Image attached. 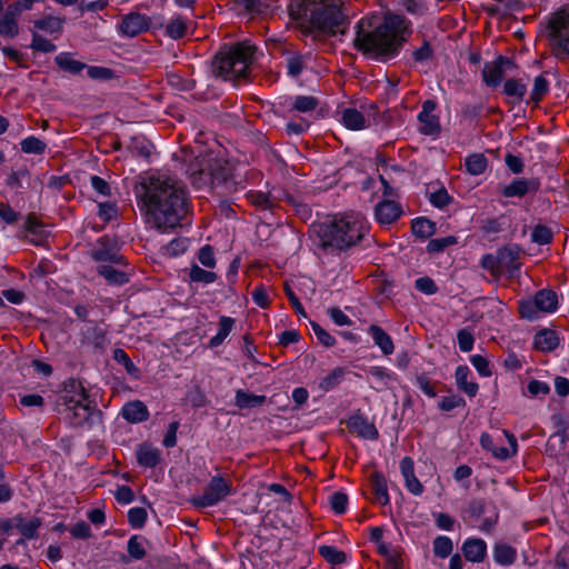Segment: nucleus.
<instances>
[{
  "mask_svg": "<svg viewBox=\"0 0 569 569\" xmlns=\"http://www.w3.org/2000/svg\"><path fill=\"white\" fill-rule=\"evenodd\" d=\"M287 73L292 78L301 74L306 67L305 58L300 53H291L287 57Z\"/></svg>",
  "mask_w": 569,
  "mask_h": 569,
  "instance_id": "obj_42",
  "label": "nucleus"
},
{
  "mask_svg": "<svg viewBox=\"0 0 569 569\" xmlns=\"http://www.w3.org/2000/svg\"><path fill=\"white\" fill-rule=\"evenodd\" d=\"M412 233L421 239H427L436 232V224L425 217H418L411 222Z\"/></svg>",
  "mask_w": 569,
  "mask_h": 569,
  "instance_id": "obj_35",
  "label": "nucleus"
},
{
  "mask_svg": "<svg viewBox=\"0 0 569 569\" xmlns=\"http://www.w3.org/2000/svg\"><path fill=\"white\" fill-rule=\"evenodd\" d=\"M547 30L555 57L569 60V4L552 14Z\"/></svg>",
  "mask_w": 569,
  "mask_h": 569,
  "instance_id": "obj_8",
  "label": "nucleus"
},
{
  "mask_svg": "<svg viewBox=\"0 0 569 569\" xmlns=\"http://www.w3.org/2000/svg\"><path fill=\"white\" fill-rule=\"evenodd\" d=\"M64 23V18L48 16L34 21V27L48 33H60Z\"/></svg>",
  "mask_w": 569,
  "mask_h": 569,
  "instance_id": "obj_37",
  "label": "nucleus"
},
{
  "mask_svg": "<svg viewBox=\"0 0 569 569\" xmlns=\"http://www.w3.org/2000/svg\"><path fill=\"white\" fill-rule=\"evenodd\" d=\"M318 552L326 561L335 566L341 565L347 560L346 553L335 546H319Z\"/></svg>",
  "mask_w": 569,
  "mask_h": 569,
  "instance_id": "obj_38",
  "label": "nucleus"
},
{
  "mask_svg": "<svg viewBox=\"0 0 569 569\" xmlns=\"http://www.w3.org/2000/svg\"><path fill=\"white\" fill-rule=\"evenodd\" d=\"M188 20L181 16H176L166 26V34L174 40H178L186 36L188 32Z\"/></svg>",
  "mask_w": 569,
  "mask_h": 569,
  "instance_id": "obj_34",
  "label": "nucleus"
},
{
  "mask_svg": "<svg viewBox=\"0 0 569 569\" xmlns=\"http://www.w3.org/2000/svg\"><path fill=\"white\" fill-rule=\"evenodd\" d=\"M465 166L468 173L479 176L486 171L488 160L482 153H472L466 158Z\"/></svg>",
  "mask_w": 569,
  "mask_h": 569,
  "instance_id": "obj_36",
  "label": "nucleus"
},
{
  "mask_svg": "<svg viewBox=\"0 0 569 569\" xmlns=\"http://www.w3.org/2000/svg\"><path fill=\"white\" fill-rule=\"evenodd\" d=\"M19 33L18 22L4 17L0 19V34L13 38Z\"/></svg>",
  "mask_w": 569,
  "mask_h": 569,
  "instance_id": "obj_63",
  "label": "nucleus"
},
{
  "mask_svg": "<svg viewBox=\"0 0 569 569\" xmlns=\"http://www.w3.org/2000/svg\"><path fill=\"white\" fill-rule=\"evenodd\" d=\"M122 416L129 422H141L148 419L149 411L143 402L137 400L123 406Z\"/></svg>",
  "mask_w": 569,
  "mask_h": 569,
  "instance_id": "obj_28",
  "label": "nucleus"
},
{
  "mask_svg": "<svg viewBox=\"0 0 569 569\" xmlns=\"http://www.w3.org/2000/svg\"><path fill=\"white\" fill-rule=\"evenodd\" d=\"M437 103L433 100H426L418 113V131L423 136L437 137L441 131L439 116L436 114Z\"/></svg>",
  "mask_w": 569,
  "mask_h": 569,
  "instance_id": "obj_11",
  "label": "nucleus"
},
{
  "mask_svg": "<svg viewBox=\"0 0 569 569\" xmlns=\"http://www.w3.org/2000/svg\"><path fill=\"white\" fill-rule=\"evenodd\" d=\"M458 345L462 352H469L473 348V336L467 329H461L457 333Z\"/></svg>",
  "mask_w": 569,
  "mask_h": 569,
  "instance_id": "obj_62",
  "label": "nucleus"
},
{
  "mask_svg": "<svg viewBox=\"0 0 569 569\" xmlns=\"http://www.w3.org/2000/svg\"><path fill=\"white\" fill-rule=\"evenodd\" d=\"M30 48L36 51H40V52H44V53L53 52L57 49L54 43H52L50 40L46 39L44 37H42L39 33L32 34Z\"/></svg>",
  "mask_w": 569,
  "mask_h": 569,
  "instance_id": "obj_54",
  "label": "nucleus"
},
{
  "mask_svg": "<svg viewBox=\"0 0 569 569\" xmlns=\"http://www.w3.org/2000/svg\"><path fill=\"white\" fill-rule=\"evenodd\" d=\"M189 279L192 282L209 284L217 280V273L203 270L198 264H192L189 269Z\"/></svg>",
  "mask_w": 569,
  "mask_h": 569,
  "instance_id": "obj_40",
  "label": "nucleus"
},
{
  "mask_svg": "<svg viewBox=\"0 0 569 569\" xmlns=\"http://www.w3.org/2000/svg\"><path fill=\"white\" fill-rule=\"evenodd\" d=\"M41 519L37 517L26 519L22 516H16L13 518V526L19 530L23 539L38 538V530L41 527Z\"/></svg>",
  "mask_w": 569,
  "mask_h": 569,
  "instance_id": "obj_22",
  "label": "nucleus"
},
{
  "mask_svg": "<svg viewBox=\"0 0 569 569\" xmlns=\"http://www.w3.org/2000/svg\"><path fill=\"white\" fill-rule=\"evenodd\" d=\"M405 17L388 14L381 23L376 17L363 18L356 26L355 48L370 59L395 57L410 34Z\"/></svg>",
  "mask_w": 569,
  "mask_h": 569,
  "instance_id": "obj_2",
  "label": "nucleus"
},
{
  "mask_svg": "<svg viewBox=\"0 0 569 569\" xmlns=\"http://www.w3.org/2000/svg\"><path fill=\"white\" fill-rule=\"evenodd\" d=\"M54 62L61 70L73 76L79 74L87 68V64L76 60L71 52H60L54 57Z\"/></svg>",
  "mask_w": 569,
  "mask_h": 569,
  "instance_id": "obj_27",
  "label": "nucleus"
},
{
  "mask_svg": "<svg viewBox=\"0 0 569 569\" xmlns=\"http://www.w3.org/2000/svg\"><path fill=\"white\" fill-rule=\"evenodd\" d=\"M550 83L546 74L541 73L533 79L532 89L528 102L538 106L540 101L548 94Z\"/></svg>",
  "mask_w": 569,
  "mask_h": 569,
  "instance_id": "obj_33",
  "label": "nucleus"
},
{
  "mask_svg": "<svg viewBox=\"0 0 569 569\" xmlns=\"http://www.w3.org/2000/svg\"><path fill=\"white\" fill-rule=\"evenodd\" d=\"M20 146L22 152L28 154H41L47 149L46 142L34 136H29L21 140Z\"/></svg>",
  "mask_w": 569,
  "mask_h": 569,
  "instance_id": "obj_41",
  "label": "nucleus"
},
{
  "mask_svg": "<svg viewBox=\"0 0 569 569\" xmlns=\"http://www.w3.org/2000/svg\"><path fill=\"white\" fill-rule=\"evenodd\" d=\"M84 70H87L88 77L93 80H109L113 76L111 69L100 66H87Z\"/></svg>",
  "mask_w": 569,
  "mask_h": 569,
  "instance_id": "obj_57",
  "label": "nucleus"
},
{
  "mask_svg": "<svg viewBox=\"0 0 569 569\" xmlns=\"http://www.w3.org/2000/svg\"><path fill=\"white\" fill-rule=\"evenodd\" d=\"M503 435L509 442V447L497 446L493 438L489 433H482L480 437L481 447L490 451L492 456L499 460H507L515 456L518 451V445L516 437L508 430H503Z\"/></svg>",
  "mask_w": 569,
  "mask_h": 569,
  "instance_id": "obj_12",
  "label": "nucleus"
},
{
  "mask_svg": "<svg viewBox=\"0 0 569 569\" xmlns=\"http://www.w3.org/2000/svg\"><path fill=\"white\" fill-rule=\"evenodd\" d=\"M553 233L546 226H536L531 232V239L538 244H548L551 242Z\"/></svg>",
  "mask_w": 569,
  "mask_h": 569,
  "instance_id": "obj_55",
  "label": "nucleus"
},
{
  "mask_svg": "<svg viewBox=\"0 0 569 569\" xmlns=\"http://www.w3.org/2000/svg\"><path fill=\"white\" fill-rule=\"evenodd\" d=\"M348 425L352 431L363 439L377 440L379 437L376 426L361 416L350 418Z\"/></svg>",
  "mask_w": 569,
  "mask_h": 569,
  "instance_id": "obj_20",
  "label": "nucleus"
},
{
  "mask_svg": "<svg viewBox=\"0 0 569 569\" xmlns=\"http://www.w3.org/2000/svg\"><path fill=\"white\" fill-rule=\"evenodd\" d=\"M136 453L139 465L146 468H154L161 460L160 450L149 443L139 445Z\"/></svg>",
  "mask_w": 569,
  "mask_h": 569,
  "instance_id": "obj_21",
  "label": "nucleus"
},
{
  "mask_svg": "<svg viewBox=\"0 0 569 569\" xmlns=\"http://www.w3.org/2000/svg\"><path fill=\"white\" fill-rule=\"evenodd\" d=\"M93 259L100 262H112L120 264L123 262V257L119 254L116 250L98 248L93 251Z\"/></svg>",
  "mask_w": 569,
  "mask_h": 569,
  "instance_id": "obj_45",
  "label": "nucleus"
},
{
  "mask_svg": "<svg viewBox=\"0 0 569 569\" xmlns=\"http://www.w3.org/2000/svg\"><path fill=\"white\" fill-rule=\"evenodd\" d=\"M465 400L460 396H447L439 400V408L442 411H451L456 408L463 407Z\"/></svg>",
  "mask_w": 569,
  "mask_h": 569,
  "instance_id": "obj_61",
  "label": "nucleus"
},
{
  "mask_svg": "<svg viewBox=\"0 0 569 569\" xmlns=\"http://www.w3.org/2000/svg\"><path fill=\"white\" fill-rule=\"evenodd\" d=\"M63 416L70 427H82L94 413L92 401L89 400L83 386L77 380H69L62 397Z\"/></svg>",
  "mask_w": 569,
  "mask_h": 569,
  "instance_id": "obj_6",
  "label": "nucleus"
},
{
  "mask_svg": "<svg viewBox=\"0 0 569 569\" xmlns=\"http://www.w3.org/2000/svg\"><path fill=\"white\" fill-rule=\"evenodd\" d=\"M318 106V100L311 96H297L293 98L292 108L299 112H310Z\"/></svg>",
  "mask_w": 569,
  "mask_h": 569,
  "instance_id": "obj_47",
  "label": "nucleus"
},
{
  "mask_svg": "<svg viewBox=\"0 0 569 569\" xmlns=\"http://www.w3.org/2000/svg\"><path fill=\"white\" fill-rule=\"evenodd\" d=\"M113 359L118 363L122 365L129 375L137 377L139 370L134 366V363L131 361V359L129 358V356L127 355V352L123 349H120V348L114 349L113 350Z\"/></svg>",
  "mask_w": 569,
  "mask_h": 569,
  "instance_id": "obj_52",
  "label": "nucleus"
},
{
  "mask_svg": "<svg viewBox=\"0 0 569 569\" xmlns=\"http://www.w3.org/2000/svg\"><path fill=\"white\" fill-rule=\"evenodd\" d=\"M141 198L149 222L163 232L181 224L188 212L187 193L176 179L161 173H150L141 182Z\"/></svg>",
  "mask_w": 569,
  "mask_h": 569,
  "instance_id": "obj_1",
  "label": "nucleus"
},
{
  "mask_svg": "<svg viewBox=\"0 0 569 569\" xmlns=\"http://www.w3.org/2000/svg\"><path fill=\"white\" fill-rule=\"evenodd\" d=\"M470 362L476 368V370L478 371V373L481 377H490L491 376L489 362L485 357H482L480 355H473L470 358Z\"/></svg>",
  "mask_w": 569,
  "mask_h": 569,
  "instance_id": "obj_64",
  "label": "nucleus"
},
{
  "mask_svg": "<svg viewBox=\"0 0 569 569\" xmlns=\"http://www.w3.org/2000/svg\"><path fill=\"white\" fill-rule=\"evenodd\" d=\"M147 520V511L144 508L134 507L128 511V521L133 528H141Z\"/></svg>",
  "mask_w": 569,
  "mask_h": 569,
  "instance_id": "obj_56",
  "label": "nucleus"
},
{
  "mask_svg": "<svg viewBox=\"0 0 569 569\" xmlns=\"http://www.w3.org/2000/svg\"><path fill=\"white\" fill-rule=\"evenodd\" d=\"M234 319L227 316H221L219 318V329L218 332L209 340L210 348H217L223 343L226 338L230 335V332L234 328Z\"/></svg>",
  "mask_w": 569,
  "mask_h": 569,
  "instance_id": "obj_31",
  "label": "nucleus"
},
{
  "mask_svg": "<svg viewBox=\"0 0 569 569\" xmlns=\"http://www.w3.org/2000/svg\"><path fill=\"white\" fill-rule=\"evenodd\" d=\"M329 505L336 513L342 515L347 511L348 496L345 492L336 491L329 496Z\"/></svg>",
  "mask_w": 569,
  "mask_h": 569,
  "instance_id": "obj_49",
  "label": "nucleus"
},
{
  "mask_svg": "<svg viewBox=\"0 0 569 569\" xmlns=\"http://www.w3.org/2000/svg\"><path fill=\"white\" fill-rule=\"evenodd\" d=\"M456 243L457 238L453 236L431 239L427 244V251L429 253H439L442 252L446 248L453 246Z\"/></svg>",
  "mask_w": 569,
  "mask_h": 569,
  "instance_id": "obj_46",
  "label": "nucleus"
},
{
  "mask_svg": "<svg viewBox=\"0 0 569 569\" xmlns=\"http://www.w3.org/2000/svg\"><path fill=\"white\" fill-rule=\"evenodd\" d=\"M369 480L376 501L381 506L388 505L390 497L388 493L387 480L383 475L378 471L372 472Z\"/></svg>",
  "mask_w": 569,
  "mask_h": 569,
  "instance_id": "obj_26",
  "label": "nucleus"
},
{
  "mask_svg": "<svg viewBox=\"0 0 569 569\" xmlns=\"http://www.w3.org/2000/svg\"><path fill=\"white\" fill-rule=\"evenodd\" d=\"M149 18L141 13H129L123 17L120 30L127 37H136L148 30Z\"/></svg>",
  "mask_w": 569,
  "mask_h": 569,
  "instance_id": "obj_19",
  "label": "nucleus"
},
{
  "mask_svg": "<svg viewBox=\"0 0 569 569\" xmlns=\"http://www.w3.org/2000/svg\"><path fill=\"white\" fill-rule=\"evenodd\" d=\"M429 201L433 207L443 209L452 201V197L445 188H439L430 193Z\"/></svg>",
  "mask_w": 569,
  "mask_h": 569,
  "instance_id": "obj_53",
  "label": "nucleus"
},
{
  "mask_svg": "<svg viewBox=\"0 0 569 569\" xmlns=\"http://www.w3.org/2000/svg\"><path fill=\"white\" fill-rule=\"evenodd\" d=\"M98 272L109 283L123 284V283L128 282L127 273L114 269L112 266L102 264L98 268Z\"/></svg>",
  "mask_w": 569,
  "mask_h": 569,
  "instance_id": "obj_39",
  "label": "nucleus"
},
{
  "mask_svg": "<svg viewBox=\"0 0 569 569\" xmlns=\"http://www.w3.org/2000/svg\"><path fill=\"white\" fill-rule=\"evenodd\" d=\"M502 91L512 103H520L526 96L527 84L520 79L511 78L503 83Z\"/></svg>",
  "mask_w": 569,
  "mask_h": 569,
  "instance_id": "obj_29",
  "label": "nucleus"
},
{
  "mask_svg": "<svg viewBox=\"0 0 569 569\" xmlns=\"http://www.w3.org/2000/svg\"><path fill=\"white\" fill-rule=\"evenodd\" d=\"M312 331L320 343L326 347H333L336 345V339L329 332H327L317 322H311Z\"/></svg>",
  "mask_w": 569,
  "mask_h": 569,
  "instance_id": "obj_58",
  "label": "nucleus"
},
{
  "mask_svg": "<svg viewBox=\"0 0 569 569\" xmlns=\"http://www.w3.org/2000/svg\"><path fill=\"white\" fill-rule=\"evenodd\" d=\"M512 66L509 58L499 56L496 60L487 62L482 69V79L489 87H497L505 77V68Z\"/></svg>",
  "mask_w": 569,
  "mask_h": 569,
  "instance_id": "obj_13",
  "label": "nucleus"
},
{
  "mask_svg": "<svg viewBox=\"0 0 569 569\" xmlns=\"http://www.w3.org/2000/svg\"><path fill=\"white\" fill-rule=\"evenodd\" d=\"M232 493V483L222 476H213L201 496L191 499L196 508H207L218 505Z\"/></svg>",
  "mask_w": 569,
  "mask_h": 569,
  "instance_id": "obj_10",
  "label": "nucleus"
},
{
  "mask_svg": "<svg viewBox=\"0 0 569 569\" xmlns=\"http://www.w3.org/2000/svg\"><path fill=\"white\" fill-rule=\"evenodd\" d=\"M128 553L136 560H140L146 556L144 541L138 536H132L128 540Z\"/></svg>",
  "mask_w": 569,
  "mask_h": 569,
  "instance_id": "obj_51",
  "label": "nucleus"
},
{
  "mask_svg": "<svg viewBox=\"0 0 569 569\" xmlns=\"http://www.w3.org/2000/svg\"><path fill=\"white\" fill-rule=\"evenodd\" d=\"M192 182L198 187L208 184L212 188H221L223 192H230L233 189L228 166L211 154L206 157L201 168L192 173Z\"/></svg>",
  "mask_w": 569,
  "mask_h": 569,
  "instance_id": "obj_7",
  "label": "nucleus"
},
{
  "mask_svg": "<svg viewBox=\"0 0 569 569\" xmlns=\"http://www.w3.org/2000/svg\"><path fill=\"white\" fill-rule=\"evenodd\" d=\"M402 214V208L392 200H383L375 208L376 220L382 226H389L397 221Z\"/></svg>",
  "mask_w": 569,
  "mask_h": 569,
  "instance_id": "obj_15",
  "label": "nucleus"
},
{
  "mask_svg": "<svg viewBox=\"0 0 569 569\" xmlns=\"http://www.w3.org/2000/svg\"><path fill=\"white\" fill-rule=\"evenodd\" d=\"M198 260L203 267L213 269L216 267L213 249L209 244L203 246L198 252Z\"/></svg>",
  "mask_w": 569,
  "mask_h": 569,
  "instance_id": "obj_60",
  "label": "nucleus"
},
{
  "mask_svg": "<svg viewBox=\"0 0 569 569\" xmlns=\"http://www.w3.org/2000/svg\"><path fill=\"white\" fill-rule=\"evenodd\" d=\"M539 189L537 179L518 178L501 189V194L506 198H522L529 192H536Z\"/></svg>",
  "mask_w": 569,
  "mask_h": 569,
  "instance_id": "obj_16",
  "label": "nucleus"
},
{
  "mask_svg": "<svg viewBox=\"0 0 569 569\" xmlns=\"http://www.w3.org/2000/svg\"><path fill=\"white\" fill-rule=\"evenodd\" d=\"M256 47L248 41L224 47L216 56L214 72L224 80L246 78L253 62Z\"/></svg>",
  "mask_w": 569,
  "mask_h": 569,
  "instance_id": "obj_5",
  "label": "nucleus"
},
{
  "mask_svg": "<svg viewBox=\"0 0 569 569\" xmlns=\"http://www.w3.org/2000/svg\"><path fill=\"white\" fill-rule=\"evenodd\" d=\"M98 216L104 222H109L117 218L118 216V207L112 202H101L99 203Z\"/></svg>",
  "mask_w": 569,
  "mask_h": 569,
  "instance_id": "obj_59",
  "label": "nucleus"
},
{
  "mask_svg": "<svg viewBox=\"0 0 569 569\" xmlns=\"http://www.w3.org/2000/svg\"><path fill=\"white\" fill-rule=\"evenodd\" d=\"M533 346L542 352H551L559 346V339L556 331L543 329L533 337Z\"/></svg>",
  "mask_w": 569,
  "mask_h": 569,
  "instance_id": "obj_24",
  "label": "nucleus"
},
{
  "mask_svg": "<svg viewBox=\"0 0 569 569\" xmlns=\"http://www.w3.org/2000/svg\"><path fill=\"white\" fill-rule=\"evenodd\" d=\"M369 375L383 387H388L395 380V373L385 367L375 366L369 369Z\"/></svg>",
  "mask_w": 569,
  "mask_h": 569,
  "instance_id": "obj_50",
  "label": "nucleus"
},
{
  "mask_svg": "<svg viewBox=\"0 0 569 569\" xmlns=\"http://www.w3.org/2000/svg\"><path fill=\"white\" fill-rule=\"evenodd\" d=\"M470 369L467 366H458L455 372L456 385L458 389L470 398L478 393L479 386L475 381H469Z\"/></svg>",
  "mask_w": 569,
  "mask_h": 569,
  "instance_id": "obj_23",
  "label": "nucleus"
},
{
  "mask_svg": "<svg viewBox=\"0 0 569 569\" xmlns=\"http://www.w3.org/2000/svg\"><path fill=\"white\" fill-rule=\"evenodd\" d=\"M453 549L452 540L447 536H438L433 540V553L441 559L451 555Z\"/></svg>",
  "mask_w": 569,
  "mask_h": 569,
  "instance_id": "obj_44",
  "label": "nucleus"
},
{
  "mask_svg": "<svg viewBox=\"0 0 569 569\" xmlns=\"http://www.w3.org/2000/svg\"><path fill=\"white\" fill-rule=\"evenodd\" d=\"M400 471L403 477L407 490L413 496L422 495L423 486L415 475V463L412 458L405 457L401 459Z\"/></svg>",
  "mask_w": 569,
  "mask_h": 569,
  "instance_id": "obj_17",
  "label": "nucleus"
},
{
  "mask_svg": "<svg viewBox=\"0 0 569 569\" xmlns=\"http://www.w3.org/2000/svg\"><path fill=\"white\" fill-rule=\"evenodd\" d=\"M558 308V297L555 291L539 290L532 300L522 301L519 306L520 315L528 320L539 318V312L552 313Z\"/></svg>",
  "mask_w": 569,
  "mask_h": 569,
  "instance_id": "obj_9",
  "label": "nucleus"
},
{
  "mask_svg": "<svg viewBox=\"0 0 569 569\" xmlns=\"http://www.w3.org/2000/svg\"><path fill=\"white\" fill-rule=\"evenodd\" d=\"M290 14L295 19L309 17L301 23V30L306 34H313V38L335 33L341 20L338 4L329 0H302L297 8L291 6Z\"/></svg>",
  "mask_w": 569,
  "mask_h": 569,
  "instance_id": "obj_4",
  "label": "nucleus"
},
{
  "mask_svg": "<svg viewBox=\"0 0 569 569\" xmlns=\"http://www.w3.org/2000/svg\"><path fill=\"white\" fill-rule=\"evenodd\" d=\"M266 396H258L249 393L244 390H237L234 396V403L240 409H252L260 407L264 403Z\"/></svg>",
  "mask_w": 569,
  "mask_h": 569,
  "instance_id": "obj_32",
  "label": "nucleus"
},
{
  "mask_svg": "<svg viewBox=\"0 0 569 569\" xmlns=\"http://www.w3.org/2000/svg\"><path fill=\"white\" fill-rule=\"evenodd\" d=\"M369 231V224L360 212L335 216L318 229L323 249L346 250L359 243Z\"/></svg>",
  "mask_w": 569,
  "mask_h": 569,
  "instance_id": "obj_3",
  "label": "nucleus"
},
{
  "mask_svg": "<svg viewBox=\"0 0 569 569\" xmlns=\"http://www.w3.org/2000/svg\"><path fill=\"white\" fill-rule=\"evenodd\" d=\"M375 345L380 348L385 356H389L395 351V345L391 337L379 326L371 325L368 329Z\"/></svg>",
  "mask_w": 569,
  "mask_h": 569,
  "instance_id": "obj_25",
  "label": "nucleus"
},
{
  "mask_svg": "<svg viewBox=\"0 0 569 569\" xmlns=\"http://www.w3.org/2000/svg\"><path fill=\"white\" fill-rule=\"evenodd\" d=\"M345 370L342 368H335L331 372H329L320 380L319 388L323 391H329L341 382Z\"/></svg>",
  "mask_w": 569,
  "mask_h": 569,
  "instance_id": "obj_43",
  "label": "nucleus"
},
{
  "mask_svg": "<svg viewBox=\"0 0 569 569\" xmlns=\"http://www.w3.org/2000/svg\"><path fill=\"white\" fill-rule=\"evenodd\" d=\"M461 551L467 561L480 563L487 557V543L481 538H468L462 543Z\"/></svg>",
  "mask_w": 569,
  "mask_h": 569,
  "instance_id": "obj_18",
  "label": "nucleus"
},
{
  "mask_svg": "<svg viewBox=\"0 0 569 569\" xmlns=\"http://www.w3.org/2000/svg\"><path fill=\"white\" fill-rule=\"evenodd\" d=\"M189 241L186 238H177L171 240L164 248L163 254L169 257H177L186 252Z\"/></svg>",
  "mask_w": 569,
  "mask_h": 569,
  "instance_id": "obj_48",
  "label": "nucleus"
},
{
  "mask_svg": "<svg viewBox=\"0 0 569 569\" xmlns=\"http://www.w3.org/2000/svg\"><path fill=\"white\" fill-rule=\"evenodd\" d=\"M342 124L350 130H362L371 126V113L356 108H346L341 111Z\"/></svg>",
  "mask_w": 569,
  "mask_h": 569,
  "instance_id": "obj_14",
  "label": "nucleus"
},
{
  "mask_svg": "<svg viewBox=\"0 0 569 569\" xmlns=\"http://www.w3.org/2000/svg\"><path fill=\"white\" fill-rule=\"evenodd\" d=\"M493 560L500 566H511L517 559V550L510 545L496 543L492 550Z\"/></svg>",
  "mask_w": 569,
  "mask_h": 569,
  "instance_id": "obj_30",
  "label": "nucleus"
}]
</instances>
